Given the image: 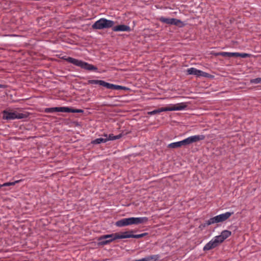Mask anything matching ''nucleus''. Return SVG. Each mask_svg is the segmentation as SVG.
<instances>
[{"label":"nucleus","instance_id":"f257e3e1","mask_svg":"<svg viewBox=\"0 0 261 261\" xmlns=\"http://www.w3.org/2000/svg\"><path fill=\"white\" fill-rule=\"evenodd\" d=\"M133 234H129L128 231L122 233H115L101 236L99 238L100 243L101 245H106L116 239H122L133 238Z\"/></svg>","mask_w":261,"mask_h":261},{"label":"nucleus","instance_id":"f03ea898","mask_svg":"<svg viewBox=\"0 0 261 261\" xmlns=\"http://www.w3.org/2000/svg\"><path fill=\"white\" fill-rule=\"evenodd\" d=\"M186 107L187 105L185 103L170 105L166 107L161 108L152 111L148 112L147 114L149 115H152L166 111H181L184 110Z\"/></svg>","mask_w":261,"mask_h":261},{"label":"nucleus","instance_id":"7ed1b4c3","mask_svg":"<svg viewBox=\"0 0 261 261\" xmlns=\"http://www.w3.org/2000/svg\"><path fill=\"white\" fill-rule=\"evenodd\" d=\"M66 60L76 66L80 67L81 68L87 70H97V68L95 67L92 64L84 62L82 60L74 59L71 57L67 58Z\"/></svg>","mask_w":261,"mask_h":261},{"label":"nucleus","instance_id":"20e7f679","mask_svg":"<svg viewBox=\"0 0 261 261\" xmlns=\"http://www.w3.org/2000/svg\"><path fill=\"white\" fill-rule=\"evenodd\" d=\"M115 24L114 21L105 18H101L95 21L92 25L95 30H103L112 28Z\"/></svg>","mask_w":261,"mask_h":261},{"label":"nucleus","instance_id":"39448f33","mask_svg":"<svg viewBox=\"0 0 261 261\" xmlns=\"http://www.w3.org/2000/svg\"><path fill=\"white\" fill-rule=\"evenodd\" d=\"M233 212H227L210 218L208 220L205 225H210L213 224L223 222L227 220L232 214Z\"/></svg>","mask_w":261,"mask_h":261},{"label":"nucleus","instance_id":"423d86ee","mask_svg":"<svg viewBox=\"0 0 261 261\" xmlns=\"http://www.w3.org/2000/svg\"><path fill=\"white\" fill-rule=\"evenodd\" d=\"M45 112L46 113H54L56 112H65V113H83L84 111L81 109H71L69 107H54L46 108Z\"/></svg>","mask_w":261,"mask_h":261},{"label":"nucleus","instance_id":"0eeeda50","mask_svg":"<svg viewBox=\"0 0 261 261\" xmlns=\"http://www.w3.org/2000/svg\"><path fill=\"white\" fill-rule=\"evenodd\" d=\"M222 242L218 239V238L216 236L213 238L210 242H208L203 247V250H210L212 249H213L217 246H218L219 244H220Z\"/></svg>","mask_w":261,"mask_h":261},{"label":"nucleus","instance_id":"6e6552de","mask_svg":"<svg viewBox=\"0 0 261 261\" xmlns=\"http://www.w3.org/2000/svg\"><path fill=\"white\" fill-rule=\"evenodd\" d=\"M222 242L218 239V238L216 236L213 238L210 242H208L203 247V250H210L212 249H213L217 246H218L219 244H220Z\"/></svg>","mask_w":261,"mask_h":261},{"label":"nucleus","instance_id":"1a4fd4ad","mask_svg":"<svg viewBox=\"0 0 261 261\" xmlns=\"http://www.w3.org/2000/svg\"><path fill=\"white\" fill-rule=\"evenodd\" d=\"M187 73L189 75H194L197 77H208L210 74L206 72H203L201 70L197 69L195 68L191 67L188 68L187 70Z\"/></svg>","mask_w":261,"mask_h":261},{"label":"nucleus","instance_id":"9d476101","mask_svg":"<svg viewBox=\"0 0 261 261\" xmlns=\"http://www.w3.org/2000/svg\"><path fill=\"white\" fill-rule=\"evenodd\" d=\"M205 136L203 135H194L190 136L186 139L187 145H189L193 143L197 142L201 140H204Z\"/></svg>","mask_w":261,"mask_h":261},{"label":"nucleus","instance_id":"9b49d317","mask_svg":"<svg viewBox=\"0 0 261 261\" xmlns=\"http://www.w3.org/2000/svg\"><path fill=\"white\" fill-rule=\"evenodd\" d=\"M159 20L165 23L168 24H174V25H178L180 23H181L182 22L178 19H175V18H166L164 17H161L159 18Z\"/></svg>","mask_w":261,"mask_h":261},{"label":"nucleus","instance_id":"f8f14e48","mask_svg":"<svg viewBox=\"0 0 261 261\" xmlns=\"http://www.w3.org/2000/svg\"><path fill=\"white\" fill-rule=\"evenodd\" d=\"M112 30L114 32H130L131 29L128 25L120 24L113 27Z\"/></svg>","mask_w":261,"mask_h":261},{"label":"nucleus","instance_id":"ddd939ff","mask_svg":"<svg viewBox=\"0 0 261 261\" xmlns=\"http://www.w3.org/2000/svg\"><path fill=\"white\" fill-rule=\"evenodd\" d=\"M188 145L186 142V139L180 141H178L176 142H173L169 144L168 145V147L172 148H178L182 146H186Z\"/></svg>","mask_w":261,"mask_h":261},{"label":"nucleus","instance_id":"4468645a","mask_svg":"<svg viewBox=\"0 0 261 261\" xmlns=\"http://www.w3.org/2000/svg\"><path fill=\"white\" fill-rule=\"evenodd\" d=\"M231 234V232L229 230H225L221 232V234L217 237L220 240V241L222 243L225 239L230 236Z\"/></svg>","mask_w":261,"mask_h":261},{"label":"nucleus","instance_id":"2eb2a0df","mask_svg":"<svg viewBox=\"0 0 261 261\" xmlns=\"http://www.w3.org/2000/svg\"><path fill=\"white\" fill-rule=\"evenodd\" d=\"M148 220V218L146 217H133V224H139L145 223Z\"/></svg>","mask_w":261,"mask_h":261},{"label":"nucleus","instance_id":"dca6fc26","mask_svg":"<svg viewBox=\"0 0 261 261\" xmlns=\"http://www.w3.org/2000/svg\"><path fill=\"white\" fill-rule=\"evenodd\" d=\"M3 118L7 120L14 119L16 118V114L14 112L4 111Z\"/></svg>","mask_w":261,"mask_h":261},{"label":"nucleus","instance_id":"f3484780","mask_svg":"<svg viewBox=\"0 0 261 261\" xmlns=\"http://www.w3.org/2000/svg\"><path fill=\"white\" fill-rule=\"evenodd\" d=\"M103 138L96 139L92 141V143L94 144H98L101 143H106L107 142V135L105 134Z\"/></svg>","mask_w":261,"mask_h":261},{"label":"nucleus","instance_id":"a211bd4d","mask_svg":"<svg viewBox=\"0 0 261 261\" xmlns=\"http://www.w3.org/2000/svg\"><path fill=\"white\" fill-rule=\"evenodd\" d=\"M115 225L118 227H124L127 226L125 218L117 221L115 223Z\"/></svg>","mask_w":261,"mask_h":261},{"label":"nucleus","instance_id":"6ab92c4d","mask_svg":"<svg viewBox=\"0 0 261 261\" xmlns=\"http://www.w3.org/2000/svg\"><path fill=\"white\" fill-rule=\"evenodd\" d=\"M122 137V134L114 136L113 134H110L109 136L107 135V141L109 140H114L119 139Z\"/></svg>","mask_w":261,"mask_h":261},{"label":"nucleus","instance_id":"aec40b11","mask_svg":"<svg viewBox=\"0 0 261 261\" xmlns=\"http://www.w3.org/2000/svg\"><path fill=\"white\" fill-rule=\"evenodd\" d=\"M145 258L147 261H156L159 259L160 255L159 254L152 255L146 257Z\"/></svg>","mask_w":261,"mask_h":261},{"label":"nucleus","instance_id":"412c9836","mask_svg":"<svg viewBox=\"0 0 261 261\" xmlns=\"http://www.w3.org/2000/svg\"><path fill=\"white\" fill-rule=\"evenodd\" d=\"M219 55L223 57H236V53H229V52H221Z\"/></svg>","mask_w":261,"mask_h":261},{"label":"nucleus","instance_id":"4be33fe9","mask_svg":"<svg viewBox=\"0 0 261 261\" xmlns=\"http://www.w3.org/2000/svg\"><path fill=\"white\" fill-rule=\"evenodd\" d=\"M102 86L105 87L109 89H114V84H110L103 81Z\"/></svg>","mask_w":261,"mask_h":261},{"label":"nucleus","instance_id":"5701e85b","mask_svg":"<svg viewBox=\"0 0 261 261\" xmlns=\"http://www.w3.org/2000/svg\"><path fill=\"white\" fill-rule=\"evenodd\" d=\"M103 81L102 80H91L88 81V83L89 84H98L100 86H102Z\"/></svg>","mask_w":261,"mask_h":261},{"label":"nucleus","instance_id":"b1692460","mask_svg":"<svg viewBox=\"0 0 261 261\" xmlns=\"http://www.w3.org/2000/svg\"><path fill=\"white\" fill-rule=\"evenodd\" d=\"M249 56V55L246 53H236V57H241L242 58H246Z\"/></svg>","mask_w":261,"mask_h":261},{"label":"nucleus","instance_id":"393cba45","mask_svg":"<svg viewBox=\"0 0 261 261\" xmlns=\"http://www.w3.org/2000/svg\"><path fill=\"white\" fill-rule=\"evenodd\" d=\"M250 83L252 84H258L261 83V78H256L250 80Z\"/></svg>","mask_w":261,"mask_h":261},{"label":"nucleus","instance_id":"a878e982","mask_svg":"<svg viewBox=\"0 0 261 261\" xmlns=\"http://www.w3.org/2000/svg\"><path fill=\"white\" fill-rule=\"evenodd\" d=\"M16 182V181H13V182H6V183H4V184L3 185H0V187H6V186H12V185H14L15 184V183Z\"/></svg>","mask_w":261,"mask_h":261},{"label":"nucleus","instance_id":"bb28decb","mask_svg":"<svg viewBox=\"0 0 261 261\" xmlns=\"http://www.w3.org/2000/svg\"><path fill=\"white\" fill-rule=\"evenodd\" d=\"M126 220V224L128 225H132L133 224V217L125 218Z\"/></svg>","mask_w":261,"mask_h":261},{"label":"nucleus","instance_id":"cd10ccee","mask_svg":"<svg viewBox=\"0 0 261 261\" xmlns=\"http://www.w3.org/2000/svg\"><path fill=\"white\" fill-rule=\"evenodd\" d=\"M147 234V233H143L139 234H133V238H140L146 236Z\"/></svg>","mask_w":261,"mask_h":261},{"label":"nucleus","instance_id":"c85d7f7f","mask_svg":"<svg viewBox=\"0 0 261 261\" xmlns=\"http://www.w3.org/2000/svg\"><path fill=\"white\" fill-rule=\"evenodd\" d=\"M126 89V88L125 87H123L122 86H119V85H114V89H115V90H123V89Z\"/></svg>","mask_w":261,"mask_h":261},{"label":"nucleus","instance_id":"c756f323","mask_svg":"<svg viewBox=\"0 0 261 261\" xmlns=\"http://www.w3.org/2000/svg\"><path fill=\"white\" fill-rule=\"evenodd\" d=\"M23 118V115L21 113H17V119Z\"/></svg>","mask_w":261,"mask_h":261},{"label":"nucleus","instance_id":"7c9ffc66","mask_svg":"<svg viewBox=\"0 0 261 261\" xmlns=\"http://www.w3.org/2000/svg\"><path fill=\"white\" fill-rule=\"evenodd\" d=\"M111 238H108L105 239L103 241H107V240H111Z\"/></svg>","mask_w":261,"mask_h":261},{"label":"nucleus","instance_id":"2f4dec72","mask_svg":"<svg viewBox=\"0 0 261 261\" xmlns=\"http://www.w3.org/2000/svg\"><path fill=\"white\" fill-rule=\"evenodd\" d=\"M2 85H0V88H2Z\"/></svg>","mask_w":261,"mask_h":261}]
</instances>
